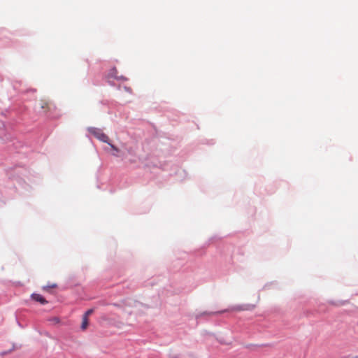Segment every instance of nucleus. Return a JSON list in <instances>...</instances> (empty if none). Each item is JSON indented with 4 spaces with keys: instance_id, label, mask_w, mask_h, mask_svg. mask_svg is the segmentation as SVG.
<instances>
[{
    "instance_id": "nucleus-2",
    "label": "nucleus",
    "mask_w": 358,
    "mask_h": 358,
    "mask_svg": "<svg viewBox=\"0 0 358 358\" xmlns=\"http://www.w3.org/2000/svg\"><path fill=\"white\" fill-rule=\"evenodd\" d=\"M31 298L35 301L40 303L41 304L44 305L48 303V301L45 300V299L41 294L34 293L31 295Z\"/></svg>"
},
{
    "instance_id": "nucleus-7",
    "label": "nucleus",
    "mask_w": 358,
    "mask_h": 358,
    "mask_svg": "<svg viewBox=\"0 0 358 358\" xmlns=\"http://www.w3.org/2000/svg\"><path fill=\"white\" fill-rule=\"evenodd\" d=\"M56 287H57L56 284H52V285L47 286V287H43V289L47 291L48 288H55Z\"/></svg>"
},
{
    "instance_id": "nucleus-5",
    "label": "nucleus",
    "mask_w": 358,
    "mask_h": 358,
    "mask_svg": "<svg viewBox=\"0 0 358 358\" xmlns=\"http://www.w3.org/2000/svg\"><path fill=\"white\" fill-rule=\"evenodd\" d=\"M254 308V306H248L246 308H236V310H251Z\"/></svg>"
},
{
    "instance_id": "nucleus-8",
    "label": "nucleus",
    "mask_w": 358,
    "mask_h": 358,
    "mask_svg": "<svg viewBox=\"0 0 358 358\" xmlns=\"http://www.w3.org/2000/svg\"><path fill=\"white\" fill-rule=\"evenodd\" d=\"M108 143V145H110V146L111 147V148H112L113 150H115V151H116V152H118V151H119V149H118L117 147H115L114 145H113V144L110 143L108 141V143Z\"/></svg>"
},
{
    "instance_id": "nucleus-4",
    "label": "nucleus",
    "mask_w": 358,
    "mask_h": 358,
    "mask_svg": "<svg viewBox=\"0 0 358 358\" xmlns=\"http://www.w3.org/2000/svg\"><path fill=\"white\" fill-rule=\"evenodd\" d=\"M88 318L86 317V316H83V321L80 327L81 329L83 331L85 330L88 327Z\"/></svg>"
},
{
    "instance_id": "nucleus-1",
    "label": "nucleus",
    "mask_w": 358,
    "mask_h": 358,
    "mask_svg": "<svg viewBox=\"0 0 358 358\" xmlns=\"http://www.w3.org/2000/svg\"><path fill=\"white\" fill-rule=\"evenodd\" d=\"M88 131L90 134L93 135L95 138L99 139V141L108 143V137L107 135H106L103 131L101 129L96 128V127H89Z\"/></svg>"
},
{
    "instance_id": "nucleus-3",
    "label": "nucleus",
    "mask_w": 358,
    "mask_h": 358,
    "mask_svg": "<svg viewBox=\"0 0 358 358\" xmlns=\"http://www.w3.org/2000/svg\"><path fill=\"white\" fill-rule=\"evenodd\" d=\"M41 108L45 110V111L49 110L50 109V106L48 101L41 100L40 102Z\"/></svg>"
},
{
    "instance_id": "nucleus-6",
    "label": "nucleus",
    "mask_w": 358,
    "mask_h": 358,
    "mask_svg": "<svg viewBox=\"0 0 358 358\" xmlns=\"http://www.w3.org/2000/svg\"><path fill=\"white\" fill-rule=\"evenodd\" d=\"M94 312V310L93 309H89L87 311L85 312V313L84 314L83 316H86V317L88 318V317L92 314V313Z\"/></svg>"
}]
</instances>
